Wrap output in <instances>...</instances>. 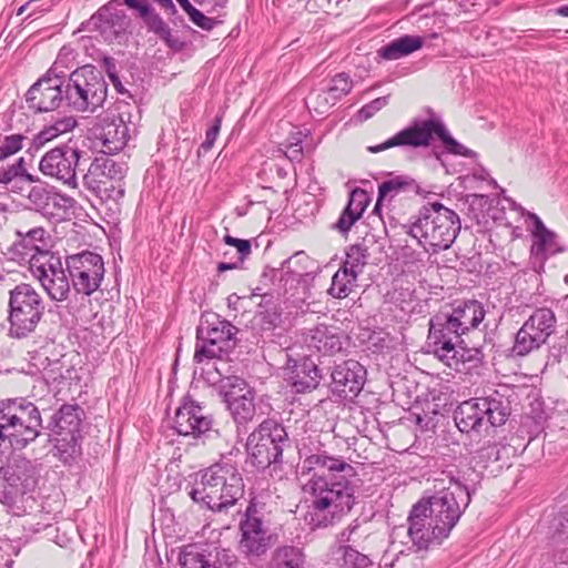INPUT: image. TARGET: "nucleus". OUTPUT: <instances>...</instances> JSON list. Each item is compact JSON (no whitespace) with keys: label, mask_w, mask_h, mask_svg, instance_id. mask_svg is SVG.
Segmentation results:
<instances>
[{"label":"nucleus","mask_w":568,"mask_h":568,"mask_svg":"<svg viewBox=\"0 0 568 568\" xmlns=\"http://www.w3.org/2000/svg\"><path fill=\"white\" fill-rule=\"evenodd\" d=\"M187 16L190 20L197 26L199 28L210 31L213 29V27L216 24V21L212 18L206 17L203 12L197 10L195 7H193L191 10H189Z\"/></svg>","instance_id":"obj_54"},{"label":"nucleus","mask_w":568,"mask_h":568,"mask_svg":"<svg viewBox=\"0 0 568 568\" xmlns=\"http://www.w3.org/2000/svg\"><path fill=\"white\" fill-rule=\"evenodd\" d=\"M423 44L422 37L405 34L382 47L377 53L385 60H397L419 50Z\"/></svg>","instance_id":"obj_33"},{"label":"nucleus","mask_w":568,"mask_h":568,"mask_svg":"<svg viewBox=\"0 0 568 568\" xmlns=\"http://www.w3.org/2000/svg\"><path fill=\"white\" fill-rule=\"evenodd\" d=\"M555 328V313L547 307L537 308L517 332L513 355L523 357L538 349L554 334Z\"/></svg>","instance_id":"obj_13"},{"label":"nucleus","mask_w":568,"mask_h":568,"mask_svg":"<svg viewBox=\"0 0 568 568\" xmlns=\"http://www.w3.org/2000/svg\"><path fill=\"white\" fill-rule=\"evenodd\" d=\"M369 257L368 246L362 242L353 244L346 251V260L343 263V268H346L351 274L359 275Z\"/></svg>","instance_id":"obj_37"},{"label":"nucleus","mask_w":568,"mask_h":568,"mask_svg":"<svg viewBox=\"0 0 568 568\" xmlns=\"http://www.w3.org/2000/svg\"><path fill=\"white\" fill-rule=\"evenodd\" d=\"M29 202L36 207L37 211H47L50 206V200H61L44 186H32L28 194Z\"/></svg>","instance_id":"obj_44"},{"label":"nucleus","mask_w":568,"mask_h":568,"mask_svg":"<svg viewBox=\"0 0 568 568\" xmlns=\"http://www.w3.org/2000/svg\"><path fill=\"white\" fill-rule=\"evenodd\" d=\"M216 386L220 395L226 404L254 392L245 379L235 375H221L220 379L216 382Z\"/></svg>","instance_id":"obj_34"},{"label":"nucleus","mask_w":568,"mask_h":568,"mask_svg":"<svg viewBox=\"0 0 568 568\" xmlns=\"http://www.w3.org/2000/svg\"><path fill=\"white\" fill-rule=\"evenodd\" d=\"M442 474L449 481V486L444 489L454 493V495L464 491L467 501L470 503L471 495L477 490L481 481V474L466 460H459L458 465L447 466Z\"/></svg>","instance_id":"obj_24"},{"label":"nucleus","mask_w":568,"mask_h":568,"mask_svg":"<svg viewBox=\"0 0 568 568\" xmlns=\"http://www.w3.org/2000/svg\"><path fill=\"white\" fill-rule=\"evenodd\" d=\"M322 378L323 375L317 365L310 359H304L295 365L290 381L296 393H307L315 389Z\"/></svg>","instance_id":"obj_31"},{"label":"nucleus","mask_w":568,"mask_h":568,"mask_svg":"<svg viewBox=\"0 0 568 568\" xmlns=\"http://www.w3.org/2000/svg\"><path fill=\"white\" fill-rule=\"evenodd\" d=\"M205 568H229L224 566L220 560L216 559V556H213L212 552L209 555L207 565Z\"/></svg>","instance_id":"obj_64"},{"label":"nucleus","mask_w":568,"mask_h":568,"mask_svg":"<svg viewBox=\"0 0 568 568\" xmlns=\"http://www.w3.org/2000/svg\"><path fill=\"white\" fill-rule=\"evenodd\" d=\"M467 337L465 331L446 313H439L429 321L428 347L440 361L449 358L447 354L459 347Z\"/></svg>","instance_id":"obj_19"},{"label":"nucleus","mask_w":568,"mask_h":568,"mask_svg":"<svg viewBox=\"0 0 568 568\" xmlns=\"http://www.w3.org/2000/svg\"><path fill=\"white\" fill-rule=\"evenodd\" d=\"M27 139L28 138L22 133L0 135V162L20 152Z\"/></svg>","instance_id":"obj_43"},{"label":"nucleus","mask_w":568,"mask_h":568,"mask_svg":"<svg viewBox=\"0 0 568 568\" xmlns=\"http://www.w3.org/2000/svg\"><path fill=\"white\" fill-rule=\"evenodd\" d=\"M308 262V256L304 252H297L292 255L290 258L285 260L282 263V267L280 270H270V272H264L263 277L275 278L278 276L280 283H284V292H287L286 285L291 281L292 283H298L305 275H307L306 267L303 266V263Z\"/></svg>","instance_id":"obj_30"},{"label":"nucleus","mask_w":568,"mask_h":568,"mask_svg":"<svg viewBox=\"0 0 568 568\" xmlns=\"http://www.w3.org/2000/svg\"><path fill=\"white\" fill-rule=\"evenodd\" d=\"M369 203V196L363 189H354L348 199L347 205L351 206L355 212L362 216Z\"/></svg>","instance_id":"obj_52"},{"label":"nucleus","mask_w":568,"mask_h":568,"mask_svg":"<svg viewBox=\"0 0 568 568\" xmlns=\"http://www.w3.org/2000/svg\"><path fill=\"white\" fill-rule=\"evenodd\" d=\"M254 398L255 393L253 392L226 404L236 424L244 425L253 419L256 410Z\"/></svg>","instance_id":"obj_35"},{"label":"nucleus","mask_w":568,"mask_h":568,"mask_svg":"<svg viewBox=\"0 0 568 568\" xmlns=\"http://www.w3.org/2000/svg\"><path fill=\"white\" fill-rule=\"evenodd\" d=\"M556 237L557 235L552 231L535 236L530 248L531 255L544 262L548 256L562 252L564 250L558 245Z\"/></svg>","instance_id":"obj_36"},{"label":"nucleus","mask_w":568,"mask_h":568,"mask_svg":"<svg viewBox=\"0 0 568 568\" xmlns=\"http://www.w3.org/2000/svg\"><path fill=\"white\" fill-rule=\"evenodd\" d=\"M434 136H437L445 149L452 154L465 158H474L476 155V152L467 149L450 135L446 125L439 118L434 116L412 120L407 126L383 143L368 146L367 151L378 153L396 146L409 149L428 148Z\"/></svg>","instance_id":"obj_4"},{"label":"nucleus","mask_w":568,"mask_h":568,"mask_svg":"<svg viewBox=\"0 0 568 568\" xmlns=\"http://www.w3.org/2000/svg\"><path fill=\"white\" fill-rule=\"evenodd\" d=\"M45 234L47 231L41 226L27 231L17 230L19 240L16 241L8 251L11 260L20 264L28 263L29 270L31 271L36 258L44 254H54L45 248Z\"/></svg>","instance_id":"obj_22"},{"label":"nucleus","mask_w":568,"mask_h":568,"mask_svg":"<svg viewBox=\"0 0 568 568\" xmlns=\"http://www.w3.org/2000/svg\"><path fill=\"white\" fill-rule=\"evenodd\" d=\"M290 447L291 439L285 427L273 418L264 419L246 442L250 462L261 470L282 463L283 452Z\"/></svg>","instance_id":"obj_8"},{"label":"nucleus","mask_w":568,"mask_h":568,"mask_svg":"<svg viewBox=\"0 0 568 568\" xmlns=\"http://www.w3.org/2000/svg\"><path fill=\"white\" fill-rule=\"evenodd\" d=\"M94 135L102 144V153H116L126 145L130 129L123 114H106L94 126Z\"/></svg>","instance_id":"obj_23"},{"label":"nucleus","mask_w":568,"mask_h":568,"mask_svg":"<svg viewBox=\"0 0 568 568\" xmlns=\"http://www.w3.org/2000/svg\"><path fill=\"white\" fill-rule=\"evenodd\" d=\"M26 493L22 491V488H18L16 486H11L10 483H6L4 479L1 478L0 483V503L7 506H11L17 503V499L23 496Z\"/></svg>","instance_id":"obj_50"},{"label":"nucleus","mask_w":568,"mask_h":568,"mask_svg":"<svg viewBox=\"0 0 568 568\" xmlns=\"http://www.w3.org/2000/svg\"><path fill=\"white\" fill-rule=\"evenodd\" d=\"M343 564L347 568H379L367 555L361 554L351 546H341Z\"/></svg>","instance_id":"obj_42"},{"label":"nucleus","mask_w":568,"mask_h":568,"mask_svg":"<svg viewBox=\"0 0 568 568\" xmlns=\"http://www.w3.org/2000/svg\"><path fill=\"white\" fill-rule=\"evenodd\" d=\"M52 195H57L61 200H50V205L52 206H59V207H70L72 205V199L65 195H62L57 192H52Z\"/></svg>","instance_id":"obj_61"},{"label":"nucleus","mask_w":568,"mask_h":568,"mask_svg":"<svg viewBox=\"0 0 568 568\" xmlns=\"http://www.w3.org/2000/svg\"><path fill=\"white\" fill-rule=\"evenodd\" d=\"M407 523L408 537L418 550L428 549L433 546H439L450 535L448 531H445L444 535L437 534L434 519L427 514L424 505L415 504L412 507Z\"/></svg>","instance_id":"obj_21"},{"label":"nucleus","mask_w":568,"mask_h":568,"mask_svg":"<svg viewBox=\"0 0 568 568\" xmlns=\"http://www.w3.org/2000/svg\"><path fill=\"white\" fill-rule=\"evenodd\" d=\"M239 328L215 313L202 316L196 328L194 362L222 358L236 344Z\"/></svg>","instance_id":"obj_10"},{"label":"nucleus","mask_w":568,"mask_h":568,"mask_svg":"<svg viewBox=\"0 0 568 568\" xmlns=\"http://www.w3.org/2000/svg\"><path fill=\"white\" fill-rule=\"evenodd\" d=\"M510 413L509 398L495 390L486 397L460 403L454 410V422L462 433L479 432L485 426H503Z\"/></svg>","instance_id":"obj_6"},{"label":"nucleus","mask_w":568,"mask_h":568,"mask_svg":"<svg viewBox=\"0 0 568 568\" xmlns=\"http://www.w3.org/2000/svg\"><path fill=\"white\" fill-rule=\"evenodd\" d=\"M305 562L306 555L303 548L282 545L272 551L266 568H305Z\"/></svg>","instance_id":"obj_32"},{"label":"nucleus","mask_w":568,"mask_h":568,"mask_svg":"<svg viewBox=\"0 0 568 568\" xmlns=\"http://www.w3.org/2000/svg\"><path fill=\"white\" fill-rule=\"evenodd\" d=\"M80 156V150L69 144H62L42 155L39 170L43 175L54 179L70 189H77V168Z\"/></svg>","instance_id":"obj_16"},{"label":"nucleus","mask_w":568,"mask_h":568,"mask_svg":"<svg viewBox=\"0 0 568 568\" xmlns=\"http://www.w3.org/2000/svg\"><path fill=\"white\" fill-rule=\"evenodd\" d=\"M241 539L240 551L251 562L254 558L266 555L277 540V536L271 532L261 517L257 516L255 505L250 504L245 510V519L240 524Z\"/></svg>","instance_id":"obj_15"},{"label":"nucleus","mask_w":568,"mask_h":568,"mask_svg":"<svg viewBox=\"0 0 568 568\" xmlns=\"http://www.w3.org/2000/svg\"><path fill=\"white\" fill-rule=\"evenodd\" d=\"M0 475L6 483L22 488L26 494L36 485V466L26 457L13 458L0 468Z\"/></svg>","instance_id":"obj_26"},{"label":"nucleus","mask_w":568,"mask_h":568,"mask_svg":"<svg viewBox=\"0 0 568 568\" xmlns=\"http://www.w3.org/2000/svg\"><path fill=\"white\" fill-rule=\"evenodd\" d=\"M332 393L343 399L355 398L366 381L365 367L355 359H347L335 364L331 371Z\"/></svg>","instance_id":"obj_20"},{"label":"nucleus","mask_w":568,"mask_h":568,"mask_svg":"<svg viewBox=\"0 0 568 568\" xmlns=\"http://www.w3.org/2000/svg\"><path fill=\"white\" fill-rule=\"evenodd\" d=\"M358 275L351 274V272L346 268L341 267L332 277V284L327 291V293L334 298H345L347 297L353 287L355 286V282Z\"/></svg>","instance_id":"obj_38"},{"label":"nucleus","mask_w":568,"mask_h":568,"mask_svg":"<svg viewBox=\"0 0 568 568\" xmlns=\"http://www.w3.org/2000/svg\"><path fill=\"white\" fill-rule=\"evenodd\" d=\"M93 164L98 166L100 175L105 181H121L128 171V166L124 162H118L106 155L95 158Z\"/></svg>","instance_id":"obj_40"},{"label":"nucleus","mask_w":568,"mask_h":568,"mask_svg":"<svg viewBox=\"0 0 568 568\" xmlns=\"http://www.w3.org/2000/svg\"><path fill=\"white\" fill-rule=\"evenodd\" d=\"M310 110H314L318 115H323L332 108L327 102L324 91L320 87L313 89L305 99Z\"/></svg>","instance_id":"obj_46"},{"label":"nucleus","mask_w":568,"mask_h":568,"mask_svg":"<svg viewBox=\"0 0 568 568\" xmlns=\"http://www.w3.org/2000/svg\"><path fill=\"white\" fill-rule=\"evenodd\" d=\"M65 267L77 294L91 296L100 288L105 273L101 255L90 251L68 255Z\"/></svg>","instance_id":"obj_12"},{"label":"nucleus","mask_w":568,"mask_h":568,"mask_svg":"<svg viewBox=\"0 0 568 568\" xmlns=\"http://www.w3.org/2000/svg\"><path fill=\"white\" fill-rule=\"evenodd\" d=\"M9 334L16 338L27 337L34 332L44 314V304L37 290L21 283L9 291Z\"/></svg>","instance_id":"obj_9"},{"label":"nucleus","mask_w":568,"mask_h":568,"mask_svg":"<svg viewBox=\"0 0 568 568\" xmlns=\"http://www.w3.org/2000/svg\"><path fill=\"white\" fill-rule=\"evenodd\" d=\"M2 179H4V185L10 184L13 180L20 179V173L13 168L12 164L1 168Z\"/></svg>","instance_id":"obj_60"},{"label":"nucleus","mask_w":568,"mask_h":568,"mask_svg":"<svg viewBox=\"0 0 568 568\" xmlns=\"http://www.w3.org/2000/svg\"><path fill=\"white\" fill-rule=\"evenodd\" d=\"M223 240L227 245L234 246L236 248L240 263H243L244 260L251 254V242L248 240L236 239L230 234H226Z\"/></svg>","instance_id":"obj_53"},{"label":"nucleus","mask_w":568,"mask_h":568,"mask_svg":"<svg viewBox=\"0 0 568 568\" xmlns=\"http://www.w3.org/2000/svg\"><path fill=\"white\" fill-rule=\"evenodd\" d=\"M449 358H442L446 366L455 371L471 369L483 364L484 353L478 346H470L469 343L464 339V343L459 347H455L454 351L447 354Z\"/></svg>","instance_id":"obj_29"},{"label":"nucleus","mask_w":568,"mask_h":568,"mask_svg":"<svg viewBox=\"0 0 568 568\" xmlns=\"http://www.w3.org/2000/svg\"><path fill=\"white\" fill-rule=\"evenodd\" d=\"M420 186L415 179L409 175L389 174V179L385 180L378 185V196L374 211H379V206L387 197L393 200L399 194H420Z\"/></svg>","instance_id":"obj_27"},{"label":"nucleus","mask_w":568,"mask_h":568,"mask_svg":"<svg viewBox=\"0 0 568 568\" xmlns=\"http://www.w3.org/2000/svg\"><path fill=\"white\" fill-rule=\"evenodd\" d=\"M459 231L458 214L442 203L434 202L419 210L408 234L416 239L425 251L437 253L449 248Z\"/></svg>","instance_id":"obj_3"},{"label":"nucleus","mask_w":568,"mask_h":568,"mask_svg":"<svg viewBox=\"0 0 568 568\" xmlns=\"http://www.w3.org/2000/svg\"><path fill=\"white\" fill-rule=\"evenodd\" d=\"M528 219L532 222V229H531L532 237L550 231L545 226V224L542 223V221L540 220V217L537 214L528 213Z\"/></svg>","instance_id":"obj_59"},{"label":"nucleus","mask_w":568,"mask_h":568,"mask_svg":"<svg viewBox=\"0 0 568 568\" xmlns=\"http://www.w3.org/2000/svg\"><path fill=\"white\" fill-rule=\"evenodd\" d=\"M32 275L41 283L48 296L55 302L68 300L71 284L65 274L61 257L57 254H44L34 260Z\"/></svg>","instance_id":"obj_18"},{"label":"nucleus","mask_w":568,"mask_h":568,"mask_svg":"<svg viewBox=\"0 0 568 568\" xmlns=\"http://www.w3.org/2000/svg\"><path fill=\"white\" fill-rule=\"evenodd\" d=\"M65 75L58 73L54 67L34 82L26 94L28 108L36 113L50 112L65 101Z\"/></svg>","instance_id":"obj_17"},{"label":"nucleus","mask_w":568,"mask_h":568,"mask_svg":"<svg viewBox=\"0 0 568 568\" xmlns=\"http://www.w3.org/2000/svg\"><path fill=\"white\" fill-rule=\"evenodd\" d=\"M388 104V95L379 97L371 101L369 103L363 105L358 112L357 116L361 121H366L371 119L375 113L382 110L384 106Z\"/></svg>","instance_id":"obj_51"},{"label":"nucleus","mask_w":568,"mask_h":568,"mask_svg":"<svg viewBox=\"0 0 568 568\" xmlns=\"http://www.w3.org/2000/svg\"><path fill=\"white\" fill-rule=\"evenodd\" d=\"M333 97L339 101L344 95H347L352 88L353 81L345 72L338 73L333 77L327 83L324 84Z\"/></svg>","instance_id":"obj_45"},{"label":"nucleus","mask_w":568,"mask_h":568,"mask_svg":"<svg viewBox=\"0 0 568 568\" xmlns=\"http://www.w3.org/2000/svg\"><path fill=\"white\" fill-rule=\"evenodd\" d=\"M416 504L424 505L427 514L434 519L437 534L444 535L445 531L452 532L468 507L469 501H467L464 491L454 495V493L442 489L428 498L420 499Z\"/></svg>","instance_id":"obj_14"},{"label":"nucleus","mask_w":568,"mask_h":568,"mask_svg":"<svg viewBox=\"0 0 568 568\" xmlns=\"http://www.w3.org/2000/svg\"><path fill=\"white\" fill-rule=\"evenodd\" d=\"M361 217L358 212H355L351 206L346 205L337 222L334 224V229L342 234H346Z\"/></svg>","instance_id":"obj_48"},{"label":"nucleus","mask_w":568,"mask_h":568,"mask_svg":"<svg viewBox=\"0 0 568 568\" xmlns=\"http://www.w3.org/2000/svg\"><path fill=\"white\" fill-rule=\"evenodd\" d=\"M108 84L100 71L87 64L70 73L64 82V98L78 112H95L106 99Z\"/></svg>","instance_id":"obj_7"},{"label":"nucleus","mask_w":568,"mask_h":568,"mask_svg":"<svg viewBox=\"0 0 568 568\" xmlns=\"http://www.w3.org/2000/svg\"><path fill=\"white\" fill-rule=\"evenodd\" d=\"M173 428L179 435L201 439L203 444L221 437L212 414L190 396L176 408Z\"/></svg>","instance_id":"obj_11"},{"label":"nucleus","mask_w":568,"mask_h":568,"mask_svg":"<svg viewBox=\"0 0 568 568\" xmlns=\"http://www.w3.org/2000/svg\"><path fill=\"white\" fill-rule=\"evenodd\" d=\"M83 414L78 404H63L50 416L45 429L53 435H75L80 430Z\"/></svg>","instance_id":"obj_25"},{"label":"nucleus","mask_w":568,"mask_h":568,"mask_svg":"<svg viewBox=\"0 0 568 568\" xmlns=\"http://www.w3.org/2000/svg\"><path fill=\"white\" fill-rule=\"evenodd\" d=\"M290 153L287 154L288 159L292 161H301L303 156V150L298 146V143L291 144Z\"/></svg>","instance_id":"obj_63"},{"label":"nucleus","mask_w":568,"mask_h":568,"mask_svg":"<svg viewBox=\"0 0 568 568\" xmlns=\"http://www.w3.org/2000/svg\"><path fill=\"white\" fill-rule=\"evenodd\" d=\"M551 528L557 539L565 540L568 538V504L565 505L558 516L554 518Z\"/></svg>","instance_id":"obj_49"},{"label":"nucleus","mask_w":568,"mask_h":568,"mask_svg":"<svg viewBox=\"0 0 568 568\" xmlns=\"http://www.w3.org/2000/svg\"><path fill=\"white\" fill-rule=\"evenodd\" d=\"M102 67L104 68L109 78L115 83L119 82L116 62L112 57L104 55L102 58Z\"/></svg>","instance_id":"obj_58"},{"label":"nucleus","mask_w":568,"mask_h":568,"mask_svg":"<svg viewBox=\"0 0 568 568\" xmlns=\"http://www.w3.org/2000/svg\"><path fill=\"white\" fill-rule=\"evenodd\" d=\"M165 13L174 16L178 10L172 0H153Z\"/></svg>","instance_id":"obj_62"},{"label":"nucleus","mask_w":568,"mask_h":568,"mask_svg":"<svg viewBox=\"0 0 568 568\" xmlns=\"http://www.w3.org/2000/svg\"><path fill=\"white\" fill-rule=\"evenodd\" d=\"M48 436H49V438H48L49 443L54 442V445L52 448L53 456L59 458L63 464L71 465L75 460V458L80 452V447L77 443L75 435H70L69 439H65V438L53 439L51 437V434H49Z\"/></svg>","instance_id":"obj_39"},{"label":"nucleus","mask_w":568,"mask_h":568,"mask_svg":"<svg viewBox=\"0 0 568 568\" xmlns=\"http://www.w3.org/2000/svg\"><path fill=\"white\" fill-rule=\"evenodd\" d=\"M0 420L9 430L10 447L22 450L34 443L45 429L42 412L26 397L0 400Z\"/></svg>","instance_id":"obj_5"},{"label":"nucleus","mask_w":568,"mask_h":568,"mask_svg":"<svg viewBox=\"0 0 568 568\" xmlns=\"http://www.w3.org/2000/svg\"><path fill=\"white\" fill-rule=\"evenodd\" d=\"M300 475L307 477L303 490L311 496V525L327 527L352 510L355 504L352 479L357 473L342 457L329 456L325 450L307 455Z\"/></svg>","instance_id":"obj_1"},{"label":"nucleus","mask_w":568,"mask_h":568,"mask_svg":"<svg viewBox=\"0 0 568 568\" xmlns=\"http://www.w3.org/2000/svg\"><path fill=\"white\" fill-rule=\"evenodd\" d=\"M244 495L241 473L230 463H217L201 474L197 487L189 491L190 498L212 511H226Z\"/></svg>","instance_id":"obj_2"},{"label":"nucleus","mask_w":568,"mask_h":568,"mask_svg":"<svg viewBox=\"0 0 568 568\" xmlns=\"http://www.w3.org/2000/svg\"><path fill=\"white\" fill-rule=\"evenodd\" d=\"M221 116H216L215 120H214V123L211 128L207 129L206 133H205V140L202 142V144L200 145V152H209L213 145H214V142L220 133V130H221Z\"/></svg>","instance_id":"obj_55"},{"label":"nucleus","mask_w":568,"mask_h":568,"mask_svg":"<svg viewBox=\"0 0 568 568\" xmlns=\"http://www.w3.org/2000/svg\"><path fill=\"white\" fill-rule=\"evenodd\" d=\"M55 138L58 136L52 126L47 125L33 136L32 148L34 150H39Z\"/></svg>","instance_id":"obj_56"},{"label":"nucleus","mask_w":568,"mask_h":568,"mask_svg":"<svg viewBox=\"0 0 568 568\" xmlns=\"http://www.w3.org/2000/svg\"><path fill=\"white\" fill-rule=\"evenodd\" d=\"M75 125L77 121L73 116H64L51 124L52 129L57 133V136L70 132Z\"/></svg>","instance_id":"obj_57"},{"label":"nucleus","mask_w":568,"mask_h":568,"mask_svg":"<svg viewBox=\"0 0 568 568\" xmlns=\"http://www.w3.org/2000/svg\"><path fill=\"white\" fill-rule=\"evenodd\" d=\"M83 184L88 190L95 194L106 191V181L100 175L98 166L94 165L93 162L90 164L87 174L83 176Z\"/></svg>","instance_id":"obj_47"},{"label":"nucleus","mask_w":568,"mask_h":568,"mask_svg":"<svg viewBox=\"0 0 568 568\" xmlns=\"http://www.w3.org/2000/svg\"><path fill=\"white\" fill-rule=\"evenodd\" d=\"M506 450L507 448L505 446H500L497 443H488L476 452L475 459L478 464H481L484 468H487L489 464L503 462L498 466L503 468L506 464V462L503 460V453Z\"/></svg>","instance_id":"obj_41"},{"label":"nucleus","mask_w":568,"mask_h":568,"mask_svg":"<svg viewBox=\"0 0 568 568\" xmlns=\"http://www.w3.org/2000/svg\"><path fill=\"white\" fill-rule=\"evenodd\" d=\"M485 314V308L480 302L468 300L457 303L449 313V316L468 336L470 329L476 328L484 321Z\"/></svg>","instance_id":"obj_28"}]
</instances>
